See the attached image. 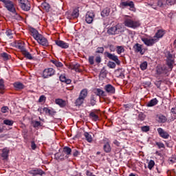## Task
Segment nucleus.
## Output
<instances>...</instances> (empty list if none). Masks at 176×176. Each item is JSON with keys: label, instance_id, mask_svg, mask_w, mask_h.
Segmentation results:
<instances>
[{"label": "nucleus", "instance_id": "f257e3e1", "mask_svg": "<svg viewBox=\"0 0 176 176\" xmlns=\"http://www.w3.org/2000/svg\"><path fill=\"white\" fill-rule=\"evenodd\" d=\"M175 0H151L146 3V6H150L155 10H157L159 8H166L167 5H174Z\"/></svg>", "mask_w": 176, "mask_h": 176}, {"label": "nucleus", "instance_id": "f03ea898", "mask_svg": "<svg viewBox=\"0 0 176 176\" xmlns=\"http://www.w3.org/2000/svg\"><path fill=\"white\" fill-rule=\"evenodd\" d=\"M124 31H126V28L122 25V24L118 23L114 26L109 28L107 34H109V35H119V34H123Z\"/></svg>", "mask_w": 176, "mask_h": 176}, {"label": "nucleus", "instance_id": "7ed1b4c3", "mask_svg": "<svg viewBox=\"0 0 176 176\" xmlns=\"http://www.w3.org/2000/svg\"><path fill=\"white\" fill-rule=\"evenodd\" d=\"M87 94H89L87 89H83L80 91L78 98L74 102L76 107H80L82 104H83L86 97H87Z\"/></svg>", "mask_w": 176, "mask_h": 176}, {"label": "nucleus", "instance_id": "20e7f679", "mask_svg": "<svg viewBox=\"0 0 176 176\" xmlns=\"http://www.w3.org/2000/svg\"><path fill=\"white\" fill-rule=\"evenodd\" d=\"M124 25L125 27H128L129 28H133L135 30V28H138L141 24L138 21H134L131 18H126L124 21Z\"/></svg>", "mask_w": 176, "mask_h": 176}, {"label": "nucleus", "instance_id": "39448f33", "mask_svg": "<svg viewBox=\"0 0 176 176\" xmlns=\"http://www.w3.org/2000/svg\"><path fill=\"white\" fill-rule=\"evenodd\" d=\"M130 8V10H135V6L134 4V2L133 1H124V0H121L120 3V8L121 9H124V8Z\"/></svg>", "mask_w": 176, "mask_h": 176}, {"label": "nucleus", "instance_id": "423d86ee", "mask_svg": "<svg viewBox=\"0 0 176 176\" xmlns=\"http://www.w3.org/2000/svg\"><path fill=\"white\" fill-rule=\"evenodd\" d=\"M104 56L106 58H108L109 60H111V61H114L117 65H119L120 64V60H119V57H118L117 55L115 54H111L110 52H105L104 53Z\"/></svg>", "mask_w": 176, "mask_h": 176}, {"label": "nucleus", "instance_id": "0eeeda50", "mask_svg": "<svg viewBox=\"0 0 176 176\" xmlns=\"http://www.w3.org/2000/svg\"><path fill=\"white\" fill-rule=\"evenodd\" d=\"M141 41L146 45V46H153L155 43L159 42V39L155 38L154 37L153 38L143 37L141 38Z\"/></svg>", "mask_w": 176, "mask_h": 176}, {"label": "nucleus", "instance_id": "6e6552de", "mask_svg": "<svg viewBox=\"0 0 176 176\" xmlns=\"http://www.w3.org/2000/svg\"><path fill=\"white\" fill-rule=\"evenodd\" d=\"M4 8L7 9L8 12H15L16 7H14V3L10 0H6V1L4 3Z\"/></svg>", "mask_w": 176, "mask_h": 176}, {"label": "nucleus", "instance_id": "1a4fd4ad", "mask_svg": "<svg viewBox=\"0 0 176 176\" xmlns=\"http://www.w3.org/2000/svg\"><path fill=\"white\" fill-rule=\"evenodd\" d=\"M35 41H36L38 43L42 46H45V47L49 46V41H47V38H46V37L43 36L42 34H40Z\"/></svg>", "mask_w": 176, "mask_h": 176}, {"label": "nucleus", "instance_id": "9d476101", "mask_svg": "<svg viewBox=\"0 0 176 176\" xmlns=\"http://www.w3.org/2000/svg\"><path fill=\"white\" fill-rule=\"evenodd\" d=\"M56 74V71L53 68H47L43 70V78L44 79H47L50 76H53Z\"/></svg>", "mask_w": 176, "mask_h": 176}, {"label": "nucleus", "instance_id": "9b49d317", "mask_svg": "<svg viewBox=\"0 0 176 176\" xmlns=\"http://www.w3.org/2000/svg\"><path fill=\"white\" fill-rule=\"evenodd\" d=\"M174 63L175 60L173 59V54H168V56L166 58V65L168 67L170 71H173V68H174Z\"/></svg>", "mask_w": 176, "mask_h": 176}, {"label": "nucleus", "instance_id": "f8f14e48", "mask_svg": "<svg viewBox=\"0 0 176 176\" xmlns=\"http://www.w3.org/2000/svg\"><path fill=\"white\" fill-rule=\"evenodd\" d=\"M133 49L135 53H140L141 56H144L145 54V50L142 48V45L138 43L133 45Z\"/></svg>", "mask_w": 176, "mask_h": 176}, {"label": "nucleus", "instance_id": "ddd939ff", "mask_svg": "<svg viewBox=\"0 0 176 176\" xmlns=\"http://www.w3.org/2000/svg\"><path fill=\"white\" fill-rule=\"evenodd\" d=\"M104 89L105 90L106 93H108L109 96H112V94H115L116 93V89L115 87H113L111 84H107L104 87Z\"/></svg>", "mask_w": 176, "mask_h": 176}, {"label": "nucleus", "instance_id": "4468645a", "mask_svg": "<svg viewBox=\"0 0 176 176\" xmlns=\"http://www.w3.org/2000/svg\"><path fill=\"white\" fill-rule=\"evenodd\" d=\"M157 131L160 137H161V138H164V140H168V138H170V134H168V132L164 131V129H163L162 128H158L157 129Z\"/></svg>", "mask_w": 176, "mask_h": 176}, {"label": "nucleus", "instance_id": "2eb2a0df", "mask_svg": "<svg viewBox=\"0 0 176 176\" xmlns=\"http://www.w3.org/2000/svg\"><path fill=\"white\" fill-rule=\"evenodd\" d=\"M94 17H96L94 12L90 11L87 12L85 15L86 23H87V24H91V23H93V21L94 20Z\"/></svg>", "mask_w": 176, "mask_h": 176}, {"label": "nucleus", "instance_id": "dca6fc26", "mask_svg": "<svg viewBox=\"0 0 176 176\" xmlns=\"http://www.w3.org/2000/svg\"><path fill=\"white\" fill-rule=\"evenodd\" d=\"M55 45L60 47V49H68V47H69V43L61 40H55Z\"/></svg>", "mask_w": 176, "mask_h": 176}, {"label": "nucleus", "instance_id": "f3484780", "mask_svg": "<svg viewBox=\"0 0 176 176\" xmlns=\"http://www.w3.org/2000/svg\"><path fill=\"white\" fill-rule=\"evenodd\" d=\"M14 45H15V47H16V49H19L21 52H23L25 50V43L23 41H16Z\"/></svg>", "mask_w": 176, "mask_h": 176}, {"label": "nucleus", "instance_id": "a211bd4d", "mask_svg": "<svg viewBox=\"0 0 176 176\" xmlns=\"http://www.w3.org/2000/svg\"><path fill=\"white\" fill-rule=\"evenodd\" d=\"M29 173L31 174V175H33V176H36V175L42 176L45 174V171H43L41 168H36V169H33V170H30L29 172Z\"/></svg>", "mask_w": 176, "mask_h": 176}, {"label": "nucleus", "instance_id": "6ab92c4d", "mask_svg": "<svg viewBox=\"0 0 176 176\" xmlns=\"http://www.w3.org/2000/svg\"><path fill=\"white\" fill-rule=\"evenodd\" d=\"M97 104V96L91 94L89 98V102L87 103L88 107H94Z\"/></svg>", "mask_w": 176, "mask_h": 176}, {"label": "nucleus", "instance_id": "aec40b11", "mask_svg": "<svg viewBox=\"0 0 176 176\" xmlns=\"http://www.w3.org/2000/svg\"><path fill=\"white\" fill-rule=\"evenodd\" d=\"M10 150L8 148H4L2 149V153L1 157H2L3 160H8L9 159V153Z\"/></svg>", "mask_w": 176, "mask_h": 176}, {"label": "nucleus", "instance_id": "412c9836", "mask_svg": "<svg viewBox=\"0 0 176 176\" xmlns=\"http://www.w3.org/2000/svg\"><path fill=\"white\" fill-rule=\"evenodd\" d=\"M79 17V9L78 8H75L72 14L67 16V19L69 20H72L74 19H78Z\"/></svg>", "mask_w": 176, "mask_h": 176}, {"label": "nucleus", "instance_id": "4be33fe9", "mask_svg": "<svg viewBox=\"0 0 176 176\" xmlns=\"http://www.w3.org/2000/svg\"><path fill=\"white\" fill-rule=\"evenodd\" d=\"M156 72L157 75H162V74L167 75V73L168 72V69H167V67H158L157 68Z\"/></svg>", "mask_w": 176, "mask_h": 176}, {"label": "nucleus", "instance_id": "5701e85b", "mask_svg": "<svg viewBox=\"0 0 176 176\" xmlns=\"http://www.w3.org/2000/svg\"><path fill=\"white\" fill-rule=\"evenodd\" d=\"M103 151L105 153H111L112 152V147H111V144L109 142H107L104 143L103 145Z\"/></svg>", "mask_w": 176, "mask_h": 176}, {"label": "nucleus", "instance_id": "b1692460", "mask_svg": "<svg viewBox=\"0 0 176 176\" xmlns=\"http://www.w3.org/2000/svg\"><path fill=\"white\" fill-rule=\"evenodd\" d=\"M29 31L31 33L32 36H33L35 40L41 35L39 32L34 28H30Z\"/></svg>", "mask_w": 176, "mask_h": 176}, {"label": "nucleus", "instance_id": "393cba45", "mask_svg": "<svg viewBox=\"0 0 176 176\" xmlns=\"http://www.w3.org/2000/svg\"><path fill=\"white\" fill-rule=\"evenodd\" d=\"M95 94L96 97H107V94H105V91L100 88H96L95 89Z\"/></svg>", "mask_w": 176, "mask_h": 176}, {"label": "nucleus", "instance_id": "a878e982", "mask_svg": "<svg viewBox=\"0 0 176 176\" xmlns=\"http://www.w3.org/2000/svg\"><path fill=\"white\" fill-rule=\"evenodd\" d=\"M55 104H56V105H59L60 108H64L67 106V102L61 98L56 99Z\"/></svg>", "mask_w": 176, "mask_h": 176}, {"label": "nucleus", "instance_id": "bb28decb", "mask_svg": "<svg viewBox=\"0 0 176 176\" xmlns=\"http://www.w3.org/2000/svg\"><path fill=\"white\" fill-rule=\"evenodd\" d=\"M156 120L158 123H166L167 122V118L163 114H158L156 116Z\"/></svg>", "mask_w": 176, "mask_h": 176}, {"label": "nucleus", "instance_id": "cd10ccee", "mask_svg": "<svg viewBox=\"0 0 176 176\" xmlns=\"http://www.w3.org/2000/svg\"><path fill=\"white\" fill-rule=\"evenodd\" d=\"M20 8L22 10H24V12H29V10H31V4H30V1H28V3L21 5Z\"/></svg>", "mask_w": 176, "mask_h": 176}, {"label": "nucleus", "instance_id": "c85d7f7f", "mask_svg": "<svg viewBox=\"0 0 176 176\" xmlns=\"http://www.w3.org/2000/svg\"><path fill=\"white\" fill-rule=\"evenodd\" d=\"M59 79L60 82H63V83H66V85H71V82H72L71 79H67L65 75L64 74L60 75L59 76Z\"/></svg>", "mask_w": 176, "mask_h": 176}, {"label": "nucleus", "instance_id": "c756f323", "mask_svg": "<svg viewBox=\"0 0 176 176\" xmlns=\"http://www.w3.org/2000/svg\"><path fill=\"white\" fill-rule=\"evenodd\" d=\"M164 30H158L157 32L155 33V36H153L155 39H160L162 36H164Z\"/></svg>", "mask_w": 176, "mask_h": 176}, {"label": "nucleus", "instance_id": "7c9ffc66", "mask_svg": "<svg viewBox=\"0 0 176 176\" xmlns=\"http://www.w3.org/2000/svg\"><path fill=\"white\" fill-rule=\"evenodd\" d=\"M157 104H159V100L157 98H153L146 104V107H152L157 105Z\"/></svg>", "mask_w": 176, "mask_h": 176}, {"label": "nucleus", "instance_id": "2f4dec72", "mask_svg": "<svg viewBox=\"0 0 176 176\" xmlns=\"http://www.w3.org/2000/svg\"><path fill=\"white\" fill-rule=\"evenodd\" d=\"M43 111L44 112H45V113H48V115H50V116H54L56 115V111H54V109H50L47 107H44L43 109Z\"/></svg>", "mask_w": 176, "mask_h": 176}, {"label": "nucleus", "instance_id": "473e14b6", "mask_svg": "<svg viewBox=\"0 0 176 176\" xmlns=\"http://www.w3.org/2000/svg\"><path fill=\"white\" fill-rule=\"evenodd\" d=\"M79 67H80V65H79L78 63H76L70 65L69 66V69H72L73 71H76V72H80Z\"/></svg>", "mask_w": 176, "mask_h": 176}, {"label": "nucleus", "instance_id": "72a5a7b5", "mask_svg": "<svg viewBox=\"0 0 176 176\" xmlns=\"http://www.w3.org/2000/svg\"><path fill=\"white\" fill-rule=\"evenodd\" d=\"M109 13H111V9L109 8H105L101 12L102 17H108L109 16Z\"/></svg>", "mask_w": 176, "mask_h": 176}, {"label": "nucleus", "instance_id": "f704fd0d", "mask_svg": "<svg viewBox=\"0 0 176 176\" xmlns=\"http://www.w3.org/2000/svg\"><path fill=\"white\" fill-rule=\"evenodd\" d=\"M11 13L13 14L12 19H14V20H18V21L23 20V17L21 16V15L17 13V11H16V10L14 12H11Z\"/></svg>", "mask_w": 176, "mask_h": 176}, {"label": "nucleus", "instance_id": "c9c22d12", "mask_svg": "<svg viewBox=\"0 0 176 176\" xmlns=\"http://www.w3.org/2000/svg\"><path fill=\"white\" fill-rule=\"evenodd\" d=\"M55 157L58 160H65V159H68V156L64 155V153H62L61 154L56 153Z\"/></svg>", "mask_w": 176, "mask_h": 176}, {"label": "nucleus", "instance_id": "e433bc0d", "mask_svg": "<svg viewBox=\"0 0 176 176\" xmlns=\"http://www.w3.org/2000/svg\"><path fill=\"white\" fill-rule=\"evenodd\" d=\"M22 54L24 56V57H25V58H28V60H32V58H34L32 55H31V54L27 51V50L23 51Z\"/></svg>", "mask_w": 176, "mask_h": 176}, {"label": "nucleus", "instance_id": "4c0bfd02", "mask_svg": "<svg viewBox=\"0 0 176 176\" xmlns=\"http://www.w3.org/2000/svg\"><path fill=\"white\" fill-rule=\"evenodd\" d=\"M41 8L42 9L45 10V12H50V4H49L48 3H46V2L42 3Z\"/></svg>", "mask_w": 176, "mask_h": 176}, {"label": "nucleus", "instance_id": "58836bf2", "mask_svg": "<svg viewBox=\"0 0 176 176\" xmlns=\"http://www.w3.org/2000/svg\"><path fill=\"white\" fill-rule=\"evenodd\" d=\"M14 87L17 90H23V89H24V85L19 82H14Z\"/></svg>", "mask_w": 176, "mask_h": 176}, {"label": "nucleus", "instance_id": "ea45409f", "mask_svg": "<svg viewBox=\"0 0 176 176\" xmlns=\"http://www.w3.org/2000/svg\"><path fill=\"white\" fill-rule=\"evenodd\" d=\"M84 136L85 137L86 141H87V142H93V137H91L90 133L88 132H85Z\"/></svg>", "mask_w": 176, "mask_h": 176}, {"label": "nucleus", "instance_id": "a19ab883", "mask_svg": "<svg viewBox=\"0 0 176 176\" xmlns=\"http://www.w3.org/2000/svg\"><path fill=\"white\" fill-rule=\"evenodd\" d=\"M1 56L3 58L5 61H8V60H10L12 58V56L6 52L1 53Z\"/></svg>", "mask_w": 176, "mask_h": 176}, {"label": "nucleus", "instance_id": "79ce46f5", "mask_svg": "<svg viewBox=\"0 0 176 176\" xmlns=\"http://www.w3.org/2000/svg\"><path fill=\"white\" fill-rule=\"evenodd\" d=\"M89 118L94 120V122H97V120H98V116H97V114H96V113L91 111L89 113Z\"/></svg>", "mask_w": 176, "mask_h": 176}, {"label": "nucleus", "instance_id": "37998d69", "mask_svg": "<svg viewBox=\"0 0 176 176\" xmlns=\"http://www.w3.org/2000/svg\"><path fill=\"white\" fill-rule=\"evenodd\" d=\"M72 152V149L69 148V146H65L63 147V153H65L67 156H69Z\"/></svg>", "mask_w": 176, "mask_h": 176}, {"label": "nucleus", "instance_id": "c03bdc74", "mask_svg": "<svg viewBox=\"0 0 176 176\" xmlns=\"http://www.w3.org/2000/svg\"><path fill=\"white\" fill-rule=\"evenodd\" d=\"M116 49V52L118 54H122V53H124V47H123V46L118 45Z\"/></svg>", "mask_w": 176, "mask_h": 176}, {"label": "nucleus", "instance_id": "a18cd8bd", "mask_svg": "<svg viewBox=\"0 0 176 176\" xmlns=\"http://www.w3.org/2000/svg\"><path fill=\"white\" fill-rule=\"evenodd\" d=\"M51 63H52V64H54V65L58 68H61V67L64 65H63V63L58 62V60H51Z\"/></svg>", "mask_w": 176, "mask_h": 176}, {"label": "nucleus", "instance_id": "49530a36", "mask_svg": "<svg viewBox=\"0 0 176 176\" xmlns=\"http://www.w3.org/2000/svg\"><path fill=\"white\" fill-rule=\"evenodd\" d=\"M6 35L10 38V39H12L13 38V33L12 30L10 29H7L6 31Z\"/></svg>", "mask_w": 176, "mask_h": 176}, {"label": "nucleus", "instance_id": "de8ad7c7", "mask_svg": "<svg viewBox=\"0 0 176 176\" xmlns=\"http://www.w3.org/2000/svg\"><path fill=\"white\" fill-rule=\"evenodd\" d=\"M3 124H6V126H13V123L14 122L12 120H4L3 122Z\"/></svg>", "mask_w": 176, "mask_h": 176}, {"label": "nucleus", "instance_id": "09e8293b", "mask_svg": "<svg viewBox=\"0 0 176 176\" xmlns=\"http://www.w3.org/2000/svg\"><path fill=\"white\" fill-rule=\"evenodd\" d=\"M107 67L111 69H115V68H116V63H115V62L109 61L107 63Z\"/></svg>", "mask_w": 176, "mask_h": 176}, {"label": "nucleus", "instance_id": "8fccbe9b", "mask_svg": "<svg viewBox=\"0 0 176 176\" xmlns=\"http://www.w3.org/2000/svg\"><path fill=\"white\" fill-rule=\"evenodd\" d=\"M155 167V161L153 160H151L148 163V168L152 170Z\"/></svg>", "mask_w": 176, "mask_h": 176}, {"label": "nucleus", "instance_id": "3c124183", "mask_svg": "<svg viewBox=\"0 0 176 176\" xmlns=\"http://www.w3.org/2000/svg\"><path fill=\"white\" fill-rule=\"evenodd\" d=\"M125 31H126L128 35H129L131 38H134V35H135V32L130 30L126 28H125Z\"/></svg>", "mask_w": 176, "mask_h": 176}, {"label": "nucleus", "instance_id": "603ef678", "mask_svg": "<svg viewBox=\"0 0 176 176\" xmlns=\"http://www.w3.org/2000/svg\"><path fill=\"white\" fill-rule=\"evenodd\" d=\"M146 68H148V63H146V62H143V63L140 65V69H142V71H145V69H146Z\"/></svg>", "mask_w": 176, "mask_h": 176}, {"label": "nucleus", "instance_id": "864d4df0", "mask_svg": "<svg viewBox=\"0 0 176 176\" xmlns=\"http://www.w3.org/2000/svg\"><path fill=\"white\" fill-rule=\"evenodd\" d=\"M32 124H33V127H34V129H36V127H40L41 126H42V124H41V122L39 121H33Z\"/></svg>", "mask_w": 176, "mask_h": 176}, {"label": "nucleus", "instance_id": "5fc2aeb1", "mask_svg": "<svg viewBox=\"0 0 176 176\" xmlns=\"http://www.w3.org/2000/svg\"><path fill=\"white\" fill-rule=\"evenodd\" d=\"M150 129L149 126H143L141 127V130L143 131V133H148Z\"/></svg>", "mask_w": 176, "mask_h": 176}, {"label": "nucleus", "instance_id": "6e6d98bb", "mask_svg": "<svg viewBox=\"0 0 176 176\" xmlns=\"http://www.w3.org/2000/svg\"><path fill=\"white\" fill-rule=\"evenodd\" d=\"M0 90H5V81L3 79H0Z\"/></svg>", "mask_w": 176, "mask_h": 176}, {"label": "nucleus", "instance_id": "4d7b16f0", "mask_svg": "<svg viewBox=\"0 0 176 176\" xmlns=\"http://www.w3.org/2000/svg\"><path fill=\"white\" fill-rule=\"evenodd\" d=\"M155 145L159 148V149H162V148H165L164 144L163 142H155Z\"/></svg>", "mask_w": 176, "mask_h": 176}, {"label": "nucleus", "instance_id": "13d9d810", "mask_svg": "<svg viewBox=\"0 0 176 176\" xmlns=\"http://www.w3.org/2000/svg\"><path fill=\"white\" fill-rule=\"evenodd\" d=\"M8 111L9 107H8L7 106L1 107V111L2 112V113H6V112H8Z\"/></svg>", "mask_w": 176, "mask_h": 176}, {"label": "nucleus", "instance_id": "bf43d9fd", "mask_svg": "<svg viewBox=\"0 0 176 176\" xmlns=\"http://www.w3.org/2000/svg\"><path fill=\"white\" fill-rule=\"evenodd\" d=\"M96 53H104V47H98L96 49Z\"/></svg>", "mask_w": 176, "mask_h": 176}, {"label": "nucleus", "instance_id": "052dcab7", "mask_svg": "<svg viewBox=\"0 0 176 176\" xmlns=\"http://www.w3.org/2000/svg\"><path fill=\"white\" fill-rule=\"evenodd\" d=\"M43 101H46V96L45 95L41 96L38 99V102H43Z\"/></svg>", "mask_w": 176, "mask_h": 176}, {"label": "nucleus", "instance_id": "680f3d73", "mask_svg": "<svg viewBox=\"0 0 176 176\" xmlns=\"http://www.w3.org/2000/svg\"><path fill=\"white\" fill-rule=\"evenodd\" d=\"M145 118L146 116L144 113H140L138 116L139 120H142V121L145 120Z\"/></svg>", "mask_w": 176, "mask_h": 176}, {"label": "nucleus", "instance_id": "e2e57ef3", "mask_svg": "<svg viewBox=\"0 0 176 176\" xmlns=\"http://www.w3.org/2000/svg\"><path fill=\"white\" fill-rule=\"evenodd\" d=\"M100 75L102 76H105V75H107V72L105 71V67H102V69L100 71Z\"/></svg>", "mask_w": 176, "mask_h": 176}, {"label": "nucleus", "instance_id": "0e129e2a", "mask_svg": "<svg viewBox=\"0 0 176 176\" xmlns=\"http://www.w3.org/2000/svg\"><path fill=\"white\" fill-rule=\"evenodd\" d=\"M89 63L91 65H93L94 64V56L89 57Z\"/></svg>", "mask_w": 176, "mask_h": 176}, {"label": "nucleus", "instance_id": "69168bd1", "mask_svg": "<svg viewBox=\"0 0 176 176\" xmlns=\"http://www.w3.org/2000/svg\"><path fill=\"white\" fill-rule=\"evenodd\" d=\"M31 148L33 151H35V149H36V144H35L34 141L31 142Z\"/></svg>", "mask_w": 176, "mask_h": 176}, {"label": "nucleus", "instance_id": "338daca9", "mask_svg": "<svg viewBox=\"0 0 176 176\" xmlns=\"http://www.w3.org/2000/svg\"><path fill=\"white\" fill-rule=\"evenodd\" d=\"M95 61L98 64H100V63H101V56H96V59H95Z\"/></svg>", "mask_w": 176, "mask_h": 176}, {"label": "nucleus", "instance_id": "774afa93", "mask_svg": "<svg viewBox=\"0 0 176 176\" xmlns=\"http://www.w3.org/2000/svg\"><path fill=\"white\" fill-rule=\"evenodd\" d=\"M86 175H87V176H96L95 175L93 174V173L90 172L89 170L86 171Z\"/></svg>", "mask_w": 176, "mask_h": 176}]
</instances>
